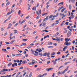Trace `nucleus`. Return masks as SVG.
Returning a JSON list of instances; mask_svg holds the SVG:
<instances>
[{
    "mask_svg": "<svg viewBox=\"0 0 77 77\" xmlns=\"http://www.w3.org/2000/svg\"><path fill=\"white\" fill-rule=\"evenodd\" d=\"M55 23H54L52 24H51V26L52 27H53L55 24Z\"/></svg>",
    "mask_w": 77,
    "mask_h": 77,
    "instance_id": "8fccbe9b",
    "label": "nucleus"
},
{
    "mask_svg": "<svg viewBox=\"0 0 77 77\" xmlns=\"http://www.w3.org/2000/svg\"><path fill=\"white\" fill-rule=\"evenodd\" d=\"M5 44H7V45H8V44H9L10 43L8 42H6Z\"/></svg>",
    "mask_w": 77,
    "mask_h": 77,
    "instance_id": "a18cd8bd",
    "label": "nucleus"
},
{
    "mask_svg": "<svg viewBox=\"0 0 77 77\" xmlns=\"http://www.w3.org/2000/svg\"><path fill=\"white\" fill-rule=\"evenodd\" d=\"M59 34V32H57L56 34L54 35V36H57Z\"/></svg>",
    "mask_w": 77,
    "mask_h": 77,
    "instance_id": "a878e982",
    "label": "nucleus"
},
{
    "mask_svg": "<svg viewBox=\"0 0 77 77\" xmlns=\"http://www.w3.org/2000/svg\"><path fill=\"white\" fill-rule=\"evenodd\" d=\"M66 9V8H64L61 10V12H63Z\"/></svg>",
    "mask_w": 77,
    "mask_h": 77,
    "instance_id": "aec40b11",
    "label": "nucleus"
},
{
    "mask_svg": "<svg viewBox=\"0 0 77 77\" xmlns=\"http://www.w3.org/2000/svg\"><path fill=\"white\" fill-rule=\"evenodd\" d=\"M27 39H23L22 40V41H27Z\"/></svg>",
    "mask_w": 77,
    "mask_h": 77,
    "instance_id": "0e129e2a",
    "label": "nucleus"
},
{
    "mask_svg": "<svg viewBox=\"0 0 77 77\" xmlns=\"http://www.w3.org/2000/svg\"><path fill=\"white\" fill-rule=\"evenodd\" d=\"M68 48V46H65L63 49V51H65L66 48Z\"/></svg>",
    "mask_w": 77,
    "mask_h": 77,
    "instance_id": "1a4fd4ad",
    "label": "nucleus"
},
{
    "mask_svg": "<svg viewBox=\"0 0 77 77\" xmlns=\"http://www.w3.org/2000/svg\"><path fill=\"white\" fill-rule=\"evenodd\" d=\"M52 44H53V43H52V42H49L48 43V45H51Z\"/></svg>",
    "mask_w": 77,
    "mask_h": 77,
    "instance_id": "5701e85b",
    "label": "nucleus"
},
{
    "mask_svg": "<svg viewBox=\"0 0 77 77\" xmlns=\"http://www.w3.org/2000/svg\"><path fill=\"white\" fill-rule=\"evenodd\" d=\"M15 7V4H14L12 6V7H11V8L12 9L14 8Z\"/></svg>",
    "mask_w": 77,
    "mask_h": 77,
    "instance_id": "c03bdc74",
    "label": "nucleus"
},
{
    "mask_svg": "<svg viewBox=\"0 0 77 77\" xmlns=\"http://www.w3.org/2000/svg\"><path fill=\"white\" fill-rule=\"evenodd\" d=\"M49 63H50V61H48L47 62V64H49Z\"/></svg>",
    "mask_w": 77,
    "mask_h": 77,
    "instance_id": "13d9d810",
    "label": "nucleus"
},
{
    "mask_svg": "<svg viewBox=\"0 0 77 77\" xmlns=\"http://www.w3.org/2000/svg\"><path fill=\"white\" fill-rule=\"evenodd\" d=\"M54 20V17L51 19V21H53V20Z\"/></svg>",
    "mask_w": 77,
    "mask_h": 77,
    "instance_id": "774afa93",
    "label": "nucleus"
},
{
    "mask_svg": "<svg viewBox=\"0 0 77 77\" xmlns=\"http://www.w3.org/2000/svg\"><path fill=\"white\" fill-rule=\"evenodd\" d=\"M11 77V75H7L6 76H5V77Z\"/></svg>",
    "mask_w": 77,
    "mask_h": 77,
    "instance_id": "412c9836",
    "label": "nucleus"
},
{
    "mask_svg": "<svg viewBox=\"0 0 77 77\" xmlns=\"http://www.w3.org/2000/svg\"><path fill=\"white\" fill-rule=\"evenodd\" d=\"M3 30H4V28H1V31H2V32L3 31Z\"/></svg>",
    "mask_w": 77,
    "mask_h": 77,
    "instance_id": "338daca9",
    "label": "nucleus"
},
{
    "mask_svg": "<svg viewBox=\"0 0 77 77\" xmlns=\"http://www.w3.org/2000/svg\"><path fill=\"white\" fill-rule=\"evenodd\" d=\"M11 16H12L11 15H10L7 19L8 20H10V18H11Z\"/></svg>",
    "mask_w": 77,
    "mask_h": 77,
    "instance_id": "58836bf2",
    "label": "nucleus"
},
{
    "mask_svg": "<svg viewBox=\"0 0 77 77\" xmlns=\"http://www.w3.org/2000/svg\"><path fill=\"white\" fill-rule=\"evenodd\" d=\"M39 53H40V52H41L42 51V50L41 49H40L38 51Z\"/></svg>",
    "mask_w": 77,
    "mask_h": 77,
    "instance_id": "de8ad7c7",
    "label": "nucleus"
},
{
    "mask_svg": "<svg viewBox=\"0 0 77 77\" xmlns=\"http://www.w3.org/2000/svg\"><path fill=\"white\" fill-rule=\"evenodd\" d=\"M47 14H48V13H44V14H43L42 15V16H44L45 15H47Z\"/></svg>",
    "mask_w": 77,
    "mask_h": 77,
    "instance_id": "473e14b6",
    "label": "nucleus"
},
{
    "mask_svg": "<svg viewBox=\"0 0 77 77\" xmlns=\"http://www.w3.org/2000/svg\"><path fill=\"white\" fill-rule=\"evenodd\" d=\"M2 51H6V49H4L3 48L2 49Z\"/></svg>",
    "mask_w": 77,
    "mask_h": 77,
    "instance_id": "4d7b16f0",
    "label": "nucleus"
},
{
    "mask_svg": "<svg viewBox=\"0 0 77 77\" xmlns=\"http://www.w3.org/2000/svg\"><path fill=\"white\" fill-rule=\"evenodd\" d=\"M50 53L48 52L47 53V55H48L49 56V55H50Z\"/></svg>",
    "mask_w": 77,
    "mask_h": 77,
    "instance_id": "3c124183",
    "label": "nucleus"
},
{
    "mask_svg": "<svg viewBox=\"0 0 77 77\" xmlns=\"http://www.w3.org/2000/svg\"><path fill=\"white\" fill-rule=\"evenodd\" d=\"M71 63V62L69 61L68 62L65 63L64 64L65 65H66V64H68V63Z\"/></svg>",
    "mask_w": 77,
    "mask_h": 77,
    "instance_id": "cd10ccee",
    "label": "nucleus"
},
{
    "mask_svg": "<svg viewBox=\"0 0 77 77\" xmlns=\"http://www.w3.org/2000/svg\"><path fill=\"white\" fill-rule=\"evenodd\" d=\"M68 18H69V22L71 21V17H68Z\"/></svg>",
    "mask_w": 77,
    "mask_h": 77,
    "instance_id": "a19ab883",
    "label": "nucleus"
},
{
    "mask_svg": "<svg viewBox=\"0 0 77 77\" xmlns=\"http://www.w3.org/2000/svg\"><path fill=\"white\" fill-rule=\"evenodd\" d=\"M69 54L68 53L66 56V57H68V56H69Z\"/></svg>",
    "mask_w": 77,
    "mask_h": 77,
    "instance_id": "69168bd1",
    "label": "nucleus"
},
{
    "mask_svg": "<svg viewBox=\"0 0 77 77\" xmlns=\"http://www.w3.org/2000/svg\"><path fill=\"white\" fill-rule=\"evenodd\" d=\"M22 54H16V56H22Z\"/></svg>",
    "mask_w": 77,
    "mask_h": 77,
    "instance_id": "e433bc0d",
    "label": "nucleus"
},
{
    "mask_svg": "<svg viewBox=\"0 0 77 77\" xmlns=\"http://www.w3.org/2000/svg\"><path fill=\"white\" fill-rule=\"evenodd\" d=\"M48 17H49V16H47L46 17V18L44 19V20H43V21H47V20L48 19Z\"/></svg>",
    "mask_w": 77,
    "mask_h": 77,
    "instance_id": "6e6552de",
    "label": "nucleus"
},
{
    "mask_svg": "<svg viewBox=\"0 0 77 77\" xmlns=\"http://www.w3.org/2000/svg\"><path fill=\"white\" fill-rule=\"evenodd\" d=\"M8 71V69H2L1 70V72H4L5 71Z\"/></svg>",
    "mask_w": 77,
    "mask_h": 77,
    "instance_id": "39448f33",
    "label": "nucleus"
},
{
    "mask_svg": "<svg viewBox=\"0 0 77 77\" xmlns=\"http://www.w3.org/2000/svg\"><path fill=\"white\" fill-rule=\"evenodd\" d=\"M15 66H17V63H14L13 64L12 66V67H15Z\"/></svg>",
    "mask_w": 77,
    "mask_h": 77,
    "instance_id": "423d86ee",
    "label": "nucleus"
},
{
    "mask_svg": "<svg viewBox=\"0 0 77 77\" xmlns=\"http://www.w3.org/2000/svg\"><path fill=\"white\" fill-rule=\"evenodd\" d=\"M22 2V0H20L19 1V4H21V3Z\"/></svg>",
    "mask_w": 77,
    "mask_h": 77,
    "instance_id": "49530a36",
    "label": "nucleus"
},
{
    "mask_svg": "<svg viewBox=\"0 0 77 77\" xmlns=\"http://www.w3.org/2000/svg\"><path fill=\"white\" fill-rule=\"evenodd\" d=\"M18 14H19V15H20L21 14V11L20 10H19V12H18Z\"/></svg>",
    "mask_w": 77,
    "mask_h": 77,
    "instance_id": "37998d69",
    "label": "nucleus"
},
{
    "mask_svg": "<svg viewBox=\"0 0 77 77\" xmlns=\"http://www.w3.org/2000/svg\"><path fill=\"white\" fill-rule=\"evenodd\" d=\"M56 54V53L55 52H53V53H52L51 54V56H53L55 54Z\"/></svg>",
    "mask_w": 77,
    "mask_h": 77,
    "instance_id": "bb28decb",
    "label": "nucleus"
},
{
    "mask_svg": "<svg viewBox=\"0 0 77 77\" xmlns=\"http://www.w3.org/2000/svg\"><path fill=\"white\" fill-rule=\"evenodd\" d=\"M43 32H46L47 33H48L49 31H47V30H43Z\"/></svg>",
    "mask_w": 77,
    "mask_h": 77,
    "instance_id": "4c0bfd02",
    "label": "nucleus"
},
{
    "mask_svg": "<svg viewBox=\"0 0 77 77\" xmlns=\"http://www.w3.org/2000/svg\"><path fill=\"white\" fill-rule=\"evenodd\" d=\"M11 14V11H9V12H8L7 14V15H10V14Z\"/></svg>",
    "mask_w": 77,
    "mask_h": 77,
    "instance_id": "c9c22d12",
    "label": "nucleus"
},
{
    "mask_svg": "<svg viewBox=\"0 0 77 77\" xmlns=\"http://www.w3.org/2000/svg\"><path fill=\"white\" fill-rule=\"evenodd\" d=\"M69 40H70V38L68 39V38H66L65 39V41L66 42H65L64 44L68 42V41H69Z\"/></svg>",
    "mask_w": 77,
    "mask_h": 77,
    "instance_id": "7ed1b4c3",
    "label": "nucleus"
},
{
    "mask_svg": "<svg viewBox=\"0 0 77 77\" xmlns=\"http://www.w3.org/2000/svg\"><path fill=\"white\" fill-rule=\"evenodd\" d=\"M71 17V18L73 19V18L75 17V16L73 15H71V17Z\"/></svg>",
    "mask_w": 77,
    "mask_h": 77,
    "instance_id": "393cba45",
    "label": "nucleus"
},
{
    "mask_svg": "<svg viewBox=\"0 0 77 77\" xmlns=\"http://www.w3.org/2000/svg\"><path fill=\"white\" fill-rule=\"evenodd\" d=\"M69 1L71 2L72 3H74V2H75V0H69Z\"/></svg>",
    "mask_w": 77,
    "mask_h": 77,
    "instance_id": "c85d7f7f",
    "label": "nucleus"
},
{
    "mask_svg": "<svg viewBox=\"0 0 77 77\" xmlns=\"http://www.w3.org/2000/svg\"><path fill=\"white\" fill-rule=\"evenodd\" d=\"M35 63V62H32L31 63V65H33V64H34V63Z\"/></svg>",
    "mask_w": 77,
    "mask_h": 77,
    "instance_id": "bf43d9fd",
    "label": "nucleus"
},
{
    "mask_svg": "<svg viewBox=\"0 0 77 77\" xmlns=\"http://www.w3.org/2000/svg\"><path fill=\"white\" fill-rule=\"evenodd\" d=\"M32 9L33 11H35L36 10V6H35L34 8L33 7Z\"/></svg>",
    "mask_w": 77,
    "mask_h": 77,
    "instance_id": "9d476101",
    "label": "nucleus"
},
{
    "mask_svg": "<svg viewBox=\"0 0 77 77\" xmlns=\"http://www.w3.org/2000/svg\"><path fill=\"white\" fill-rule=\"evenodd\" d=\"M65 70H64L63 72H62V71L58 72L57 74L58 75H59L60 74H63L65 73Z\"/></svg>",
    "mask_w": 77,
    "mask_h": 77,
    "instance_id": "f257e3e1",
    "label": "nucleus"
},
{
    "mask_svg": "<svg viewBox=\"0 0 77 77\" xmlns=\"http://www.w3.org/2000/svg\"><path fill=\"white\" fill-rule=\"evenodd\" d=\"M26 73H27L26 72H24V74L23 75V77H24V76H25V75L26 74Z\"/></svg>",
    "mask_w": 77,
    "mask_h": 77,
    "instance_id": "7c9ffc66",
    "label": "nucleus"
},
{
    "mask_svg": "<svg viewBox=\"0 0 77 77\" xmlns=\"http://www.w3.org/2000/svg\"><path fill=\"white\" fill-rule=\"evenodd\" d=\"M71 33H67V36L68 37H69V36H71Z\"/></svg>",
    "mask_w": 77,
    "mask_h": 77,
    "instance_id": "6ab92c4d",
    "label": "nucleus"
},
{
    "mask_svg": "<svg viewBox=\"0 0 77 77\" xmlns=\"http://www.w3.org/2000/svg\"><path fill=\"white\" fill-rule=\"evenodd\" d=\"M71 44V42L68 43V42H67L66 43H64V44L65 45H67V46H68V45H70Z\"/></svg>",
    "mask_w": 77,
    "mask_h": 77,
    "instance_id": "20e7f679",
    "label": "nucleus"
},
{
    "mask_svg": "<svg viewBox=\"0 0 77 77\" xmlns=\"http://www.w3.org/2000/svg\"><path fill=\"white\" fill-rule=\"evenodd\" d=\"M67 32V30L66 29H64V33H66Z\"/></svg>",
    "mask_w": 77,
    "mask_h": 77,
    "instance_id": "f704fd0d",
    "label": "nucleus"
},
{
    "mask_svg": "<svg viewBox=\"0 0 77 77\" xmlns=\"http://www.w3.org/2000/svg\"><path fill=\"white\" fill-rule=\"evenodd\" d=\"M27 63V61H22V63L23 64H24V63Z\"/></svg>",
    "mask_w": 77,
    "mask_h": 77,
    "instance_id": "b1692460",
    "label": "nucleus"
},
{
    "mask_svg": "<svg viewBox=\"0 0 77 77\" xmlns=\"http://www.w3.org/2000/svg\"><path fill=\"white\" fill-rule=\"evenodd\" d=\"M14 31H15V32H14V35H15V34H16V33H18V32H17V30H14Z\"/></svg>",
    "mask_w": 77,
    "mask_h": 77,
    "instance_id": "4be33fe9",
    "label": "nucleus"
},
{
    "mask_svg": "<svg viewBox=\"0 0 77 77\" xmlns=\"http://www.w3.org/2000/svg\"><path fill=\"white\" fill-rule=\"evenodd\" d=\"M53 15H50L49 17V19H50V18H53Z\"/></svg>",
    "mask_w": 77,
    "mask_h": 77,
    "instance_id": "c756f323",
    "label": "nucleus"
},
{
    "mask_svg": "<svg viewBox=\"0 0 77 77\" xmlns=\"http://www.w3.org/2000/svg\"><path fill=\"white\" fill-rule=\"evenodd\" d=\"M10 4V2H7V3L6 4V6H8Z\"/></svg>",
    "mask_w": 77,
    "mask_h": 77,
    "instance_id": "a211bd4d",
    "label": "nucleus"
},
{
    "mask_svg": "<svg viewBox=\"0 0 77 77\" xmlns=\"http://www.w3.org/2000/svg\"><path fill=\"white\" fill-rule=\"evenodd\" d=\"M21 74V72H19L17 73V75H19Z\"/></svg>",
    "mask_w": 77,
    "mask_h": 77,
    "instance_id": "864d4df0",
    "label": "nucleus"
},
{
    "mask_svg": "<svg viewBox=\"0 0 77 77\" xmlns=\"http://www.w3.org/2000/svg\"><path fill=\"white\" fill-rule=\"evenodd\" d=\"M40 16L39 15H38L36 17V19H39V18Z\"/></svg>",
    "mask_w": 77,
    "mask_h": 77,
    "instance_id": "e2e57ef3",
    "label": "nucleus"
},
{
    "mask_svg": "<svg viewBox=\"0 0 77 77\" xmlns=\"http://www.w3.org/2000/svg\"><path fill=\"white\" fill-rule=\"evenodd\" d=\"M60 10H61V9L60 8H60H58V12H59V11H60Z\"/></svg>",
    "mask_w": 77,
    "mask_h": 77,
    "instance_id": "09e8293b",
    "label": "nucleus"
},
{
    "mask_svg": "<svg viewBox=\"0 0 77 77\" xmlns=\"http://www.w3.org/2000/svg\"><path fill=\"white\" fill-rule=\"evenodd\" d=\"M48 48H53V46H49L48 47Z\"/></svg>",
    "mask_w": 77,
    "mask_h": 77,
    "instance_id": "4468645a",
    "label": "nucleus"
},
{
    "mask_svg": "<svg viewBox=\"0 0 77 77\" xmlns=\"http://www.w3.org/2000/svg\"><path fill=\"white\" fill-rule=\"evenodd\" d=\"M59 20H56V22L57 23H55V25H57V24H59Z\"/></svg>",
    "mask_w": 77,
    "mask_h": 77,
    "instance_id": "9b49d317",
    "label": "nucleus"
},
{
    "mask_svg": "<svg viewBox=\"0 0 77 77\" xmlns=\"http://www.w3.org/2000/svg\"><path fill=\"white\" fill-rule=\"evenodd\" d=\"M41 12V10L40 9L38 11H36V13L37 14V15H40Z\"/></svg>",
    "mask_w": 77,
    "mask_h": 77,
    "instance_id": "f03ea898",
    "label": "nucleus"
},
{
    "mask_svg": "<svg viewBox=\"0 0 77 77\" xmlns=\"http://www.w3.org/2000/svg\"><path fill=\"white\" fill-rule=\"evenodd\" d=\"M52 69L51 68H49L48 69H46V71H49L50 70H51V69Z\"/></svg>",
    "mask_w": 77,
    "mask_h": 77,
    "instance_id": "ddd939ff",
    "label": "nucleus"
},
{
    "mask_svg": "<svg viewBox=\"0 0 77 77\" xmlns=\"http://www.w3.org/2000/svg\"><path fill=\"white\" fill-rule=\"evenodd\" d=\"M34 2H33V0H32L31 2V4H33V3Z\"/></svg>",
    "mask_w": 77,
    "mask_h": 77,
    "instance_id": "603ef678",
    "label": "nucleus"
},
{
    "mask_svg": "<svg viewBox=\"0 0 77 77\" xmlns=\"http://www.w3.org/2000/svg\"><path fill=\"white\" fill-rule=\"evenodd\" d=\"M49 6H50V5H47L46 6V8L47 9H48V8L49 7Z\"/></svg>",
    "mask_w": 77,
    "mask_h": 77,
    "instance_id": "79ce46f5",
    "label": "nucleus"
},
{
    "mask_svg": "<svg viewBox=\"0 0 77 77\" xmlns=\"http://www.w3.org/2000/svg\"><path fill=\"white\" fill-rule=\"evenodd\" d=\"M56 41H60V40L59 38H57V39H56Z\"/></svg>",
    "mask_w": 77,
    "mask_h": 77,
    "instance_id": "72a5a7b5",
    "label": "nucleus"
},
{
    "mask_svg": "<svg viewBox=\"0 0 77 77\" xmlns=\"http://www.w3.org/2000/svg\"><path fill=\"white\" fill-rule=\"evenodd\" d=\"M8 19H6V20L3 23H6V21H8Z\"/></svg>",
    "mask_w": 77,
    "mask_h": 77,
    "instance_id": "6e6d98bb",
    "label": "nucleus"
},
{
    "mask_svg": "<svg viewBox=\"0 0 77 77\" xmlns=\"http://www.w3.org/2000/svg\"><path fill=\"white\" fill-rule=\"evenodd\" d=\"M62 67H63V66H61L60 67L58 68V70H59V69H60V68H62Z\"/></svg>",
    "mask_w": 77,
    "mask_h": 77,
    "instance_id": "ea45409f",
    "label": "nucleus"
},
{
    "mask_svg": "<svg viewBox=\"0 0 77 77\" xmlns=\"http://www.w3.org/2000/svg\"><path fill=\"white\" fill-rule=\"evenodd\" d=\"M46 23H43L42 25V26H45V25H46Z\"/></svg>",
    "mask_w": 77,
    "mask_h": 77,
    "instance_id": "680f3d73",
    "label": "nucleus"
},
{
    "mask_svg": "<svg viewBox=\"0 0 77 77\" xmlns=\"http://www.w3.org/2000/svg\"><path fill=\"white\" fill-rule=\"evenodd\" d=\"M32 72H31L30 73L28 77H32Z\"/></svg>",
    "mask_w": 77,
    "mask_h": 77,
    "instance_id": "f3484780",
    "label": "nucleus"
},
{
    "mask_svg": "<svg viewBox=\"0 0 77 77\" xmlns=\"http://www.w3.org/2000/svg\"><path fill=\"white\" fill-rule=\"evenodd\" d=\"M72 8V7L71 6V4L69 5V9H70V10Z\"/></svg>",
    "mask_w": 77,
    "mask_h": 77,
    "instance_id": "dca6fc26",
    "label": "nucleus"
},
{
    "mask_svg": "<svg viewBox=\"0 0 77 77\" xmlns=\"http://www.w3.org/2000/svg\"><path fill=\"white\" fill-rule=\"evenodd\" d=\"M29 17H30V16H27L26 17V19H28V18H29Z\"/></svg>",
    "mask_w": 77,
    "mask_h": 77,
    "instance_id": "5fc2aeb1",
    "label": "nucleus"
},
{
    "mask_svg": "<svg viewBox=\"0 0 77 77\" xmlns=\"http://www.w3.org/2000/svg\"><path fill=\"white\" fill-rule=\"evenodd\" d=\"M11 26H12V24L11 23H9L8 25V27L7 28V29H10L11 27Z\"/></svg>",
    "mask_w": 77,
    "mask_h": 77,
    "instance_id": "0eeeda50",
    "label": "nucleus"
},
{
    "mask_svg": "<svg viewBox=\"0 0 77 77\" xmlns=\"http://www.w3.org/2000/svg\"><path fill=\"white\" fill-rule=\"evenodd\" d=\"M47 53H45L43 54V56H47Z\"/></svg>",
    "mask_w": 77,
    "mask_h": 77,
    "instance_id": "2eb2a0df",
    "label": "nucleus"
},
{
    "mask_svg": "<svg viewBox=\"0 0 77 77\" xmlns=\"http://www.w3.org/2000/svg\"><path fill=\"white\" fill-rule=\"evenodd\" d=\"M12 62H10L8 64V67L10 66H11V65H12Z\"/></svg>",
    "mask_w": 77,
    "mask_h": 77,
    "instance_id": "f8f14e48",
    "label": "nucleus"
},
{
    "mask_svg": "<svg viewBox=\"0 0 77 77\" xmlns=\"http://www.w3.org/2000/svg\"><path fill=\"white\" fill-rule=\"evenodd\" d=\"M55 75V73H53V74L52 75V76L53 77H54Z\"/></svg>",
    "mask_w": 77,
    "mask_h": 77,
    "instance_id": "052dcab7",
    "label": "nucleus"
},
{
    "mask_svg": "<svg viewBox=\"0 0 77 77\" xmlns=\"http://www.w3.org/2000/svg\"><path fill=\"white\" fill-rule=\"evenodd\" d=\"M26 21V20H24L23 21H22L21 22V23L23 24V23H24V22H25V21Z\"/></svg>",
    "mask_w": 77,
    "mask_h": 77,
    "instance_id": "2f4dec72",
    "label": "nucleus"
}]
</instances>
